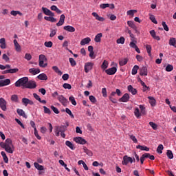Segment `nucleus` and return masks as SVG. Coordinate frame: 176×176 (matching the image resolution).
Returning <instances> with one entry per match:
<instances>
[{
  "instance_id": "obj_1",
  "label": "nucleus",
  "mask_w": 176,
  "mask_h": 176,
  "mask_svg": "<svg viewBox=\"0 0 176 176\" xmlns=\"http://www.w3.org/2000/svg\"><path fill=\"white\" fill-rule=\"evenodd\" d=\"M29 78L28 77H23L20 79H19L15 83L16 87H21L23 89H25L27 86V83H28Z\"/></svg>"
},
{
  "instance_id": "obj_2",
  "label": "nucleus",
  "mask_w": 176,
  "mask_h": 176,
  "mask_svg": "<svg viewBox=\"0 0 176 176\" xmlns=\"http://www.w3.org/2000/svg\"><path fill=\"white\" fill-rule=\"evenodd\" d=\"M5 143L6 146V152H8V153H13V149H14V146H13L12 140L8 138L6 140Z\"/></svg>"
},
{
  "instance_id": "obj_3",
  "label": "nucleus",
  "mask_w": 176,
  "mask_h": 176,
  "mask_svg": "<svg viewBox=\"0 0 176 176\" xmlns=\"http://www.w3.org/2000/svg\"><path fill=\"white\" fill-rule=\"evenodd\" d=\"M58 100L63 107H67L68 105V99H67L63 95H59L58 96Z\"/></svg>"
},
{
  "instance_id": "obj_4",
  "label": "nucleus",
  "mask_w": 176,
  "mask_h": 176,
  "mask_svg": "<svg viewBox=\"0 0 176 176\" xmlns=\"http://www.w3.org/2000/svg\"><path fill=\"white\" fill-rule=\"evenodd\" d=\"M129 163H131V164H133V158L131 157L124 155L123 157L122 164H123V166H127Z\"/></svg>"
},
{
  "instance_id": "obj_5",
  "label": "nucleus",
  "mask_w": 176,
  "mask_h": 176,
  "mask_svg": "<svg viewBox=\"0 0 176 176\" xmlns=\"http://www.w3.org/2000/svg\"><path fill=\"white\" fill-rule=\"evenodd\" d=\"M94 66V63L91 62H87L85 63L84 69L86 74H89V71L93 69V67Z\"/></svg>"
},
{
  "instance_id": "obj_6",
  "label": "nucleus",
  "mask_w": 176,
  "mask_h": 176,
  "mask_svg": "<svg viewBox=\"0 0 176 176\" xmlns=\"http://www.w3.org/2000/svg\"><path fill=\"white\" fill-rule=\"evenodd\" d=\"M25 89H36V82L28 80Z\"/></svg>"
},
{
  "instance_id": "obj_7",
  "label": "nucleus",
  "mask_w": 176,
  "mask_h": 176,
  "mask_svg": "<svg viewBox=\"0 0 176 176\" xmlns=\"http://www.w3.org/2000/svg\"><path fill=\"white\" fill-rule=\"evenodd\" d=\"M74 141H75V142H76V144H80L81 145H85L87 142V141H86V140H85L82 137L74 138Z\"/></svg>"
},
{
  "instance_id": "obj_8",
  "label": "nucleus",
  "mask_w": 176,
  "mask_h": 176,
  "mask_svg": "<svg viewBox=\"0 0 176 176\" xmlns=\"http://www.w3.org/2000/svg\"><path fill=\"white\" fill-rule=\"evenodd\" d=\"M118 71V69L115 67L109 68L105 70V72L107 75H115Z\"/></svg>"
},
{
  "instance_id": "obj_9",
  "label": "nucleus",
  "mask_w": 176,
  "mask_h": 176,
  "mask_svg": "<svg viewBox=\"0 0 176 176\" xmlns=\"http://www.w3.org/2000/svg\"><path fill=\"white\" fill-rule=\"evenodd\" d=\"M42 10L46 16H51V17H54V13H53L50 10L47 8L42 7Z\"/></svg>"
},
{
  "instance_id": "obj_10",
  "label": "nucleus",
  "mask_w": 176,
  "mask_h": 176,
  "mask_svg": "<svg viewBox=\"0 0 176 176\" xmlns=\"http://www.w3.org/2000/svg\"><path fill=\"white\" fill-rule=\"evenodd\" d=\"M130 100V95L124 94L121 98L119 99L120 102H128Z\"/></svg>"
},
{
  "instance_id": "obj_11",
  "label": "nucleus",
  "mask_w": 176,
  "mask_h": 176,
  "mask_svg": "<svg viewBox=\"0 0 176 176\" xmlns=\"http://www.w3.org/2000/svg\"><path fill=\"white\" fill-rule=\"evenodd\" d=\"M0 108L2 111H6V100L3 98H0Z\"/></svg>"
},
{
  "instance_id": "obj_12",
  "label": "nucleus",
  "mask_w": 176,
  "mask_h": 176,
  "mask_svg": "<svg viewBox=\"0 0 176 176\" xmlns=\"http://www.w3.org/2000/svg\"><path fill=\"white\" fill-rule=\"evenodd\" d=\"M10 85V79L7 78L6 80H0V87H3V86H8Z\"/></svg>"
},
{
  "instance_id": "obj_13",
  "label": "nucleus",
  "mask_w": 176,
  "mask_h": 176,
  "mask_svg": "<svg viewBox=\"0 0 176 176\" xmlns=\"http://www.w3.org/2000/svg\"><path fill=\"white\" fill-rule=\"evenodd\" d=\"M64 21H65V15L64 14L60 15L59 21L56 23L57 27H61L63 24H64Z\"/></svg>"
},
{
  "instance_id": "obj_14",
  "label": "nucleus",
  "mask_w": 176,
  "mask_h": 176,
  "mask_svg": "<svg viewBox=\"0 0 176 176\" xmlns=\"http://www.w3.org/2000/svg\"><path fill=\"white\" fill-rule=\"evenodd\" d=\"M90 42H91V38H90L89 37H86L81 40L80 45L81 46H85V45H89Z\"/></svg>"
},
{
  "instance_id": "obj_15",
  "label": "nucleus",
  "mask_w": 176,
  "mask_h": 176,
  "mask_svg": "<svg viewBox=\"0 0 176 176\" xmlns=\"http://www.w3.org/2000/svg\"><path fill=\"white\" fill-rule=\"evenodd\" d=\"M140 75L141 76H148V68H146V67H142L140 69Z\"/></svg>"
},
{
  "instance_id": "obj_16",
  "label": "nucleus",
  "mask_w": 176,
  "mask_h": 176,
  "mask_svg": "<svg viewBox=\"0 0 176 176\" xmlns=\"http://www.w3.org/2000/svg\"><path fill=\"white\" fill-rule=\"evenodd\" d=\"M92 16H94V17H95L96 20H98V21H105V19H104V17L99 16L97 12H92Z\"/></svg>"
},
{
  "instance_id": "obj_17",
  "label": "nucleus",
  "mask_w": 176,
  "mask_h": 176,
  "mask_svg": "<svg viewBox=\"0 0 176 176\" xmlns=\"http://www.w3.org/2000/svg\"><path fill=\"white\" fill-rule=\"evenodd\" d=\"M16 112L19 116H23V118H25V119H27L28 116L25 115V112L24 110L21 109H17Z\"/></svg>"
},
{
  "instance_id": "obj_18",
  "label": "nucleus",
  "mask_w": 176,
  "mask_h": 176,
  "mask_svg": "<svg viewBox=\"0 0 176 176\" xmlns=\"http://www.w3.org/2000/svg\"><path fill=\"white\" fill-rule=\"evenodd\" d=\"M65 31H67L68 32H75V28L71 25H67L63 28Z\"/></svg>"
},
{
  "instance_id": "obj_19",
  "label": "nucleus",
  "mask_w": 176,
  "mask_h": 176,
  "mask_svg": "<svg viewBox=\"0 0 176 176\" xmlns=\"http://www.w3.org/2000/svg\"><path fill=\"white\" fill-rule=\"evenodd\" d=\"M128 91L131 93V94H133V96H135V94H137V89L133 88L132 85L128 86Z\"/></svg>"
},
{
  "instance_id": "obj_20",
  "label": "nucleus",
  "mask_w": 176,
  "mask_h": 176,
  "mask_svg": "<svg viewBox=\"0 0 176 176\" xmlns=\"http://www.w3.org/2000/svg\"><path fill=\"white\" fill-rule=\"evenodd\" d=\"M129 63V59L127 58H121L119 60V65L120 67H123V65H126Z\"/></svg>"
},
{
  "instance_id": "obj_21",
  "label": "nucleus",
  "mask_w": 176,
  "mask_h": 176,
  "mask_svg": "<svg viewBox=\"0 0 176 176\" xmlns=\"http://www.w3.org/2000/svg\"><path fill=\"white\" fill-rule=\"evenodd\" d=\"M30 74H32V75H36L41 72V69H35V68H31L29 69Z\"/></svg>"
},
{
  "instance_id": "obj_22",
  "label": "nucleus",
  "mask_w": 176,
  "mask_h": 176,
  "mask_svg": "<svg viewBox=\"0 0 176 176\" xmlns=\"http://www.w3.org/2000/svg\"><path fill=\"white\" fill-rule=\"evenodd\" d=\"M127 24H128L129 27H131V28H132L135 31H137V26L135 25V24H134V21H128Z\"/></svg>"
},
{
  "instance_id": "obj_23",
  "label": "nucleus",
  "mask_w": 176,
  "mask_h": 176,
  "mask_svg": "<svg viewBox=\"0 0 176 176\" xmlns=\"http://www.w3.org/2000/svg\"><path fill=\"white\" fill-rule=\"evenodd\" d=\"M40 80H47V76L45 73H42L37 76Z\"/></svg>"
},
{
  "instance_id": "obj_24",
  "label": "nucleus",
  "mask_w": 176,
  "mask_h": 176,
  "mask_svg": "<svg viewBox=\"0 0 176 176\" xmlns=\"http://www.w3.org/2000/svg\"><path fill=\"white\" fill-rule=\"evenodd\" d=\"M149 103L151 104V107H155L156 105V100H155L154 97L148 96Z\"/></svg>"
},
{
  "instance_id": "obj_25",
  "label": "nucleus",
  "mask_w": 176,
  "mask_h": 176,
  "mask_svg": "<svg viewBox=\"0 0 176 176\" xmlns=\"http://www.w3.org/2000/svg\"><path fill=\"white\" fill-rule=\"evenodd\" d=\"M52 69L54 71V72H56V74H58V75H60V76H61V75H63V72H61V70H60V69H58V67L53 66Z\"/></svg>"
},
{
  "instance_id": "obj_26",
  "label": "nucleus",
  "mask_w": 176,
  "mask_h": 176,
  "mask_svg": "<svg viewBox=\"0 0 176 176\" xmlns=\"http://www.w3.org/2000/svg\"><path fill=\"white\" fill-rule=\"evenodd\" d=\"M169 45L170 46H173L174 47H176V38H173V37H171L169 39Z\"/></svg>"
},
{
  "instance_id": "obj_27",
  "label": "nucleus",
  "mask_w": 176,
  "mask_h": 176,
  "mask_svg": "<svg viewBox=\"0 0 176 176\" xmlns=\"http://www.w3.org/2000/svg\"><path fill=\"white\" fill-rule=\"evenodd\" d=\"M101 38H102V33H98L94 38L95 42L100 43L101 42Z\"/></svg>"
},
{
  "instance_id": "obj_28",
  "label": "nucleus",
  "mask_w": 176,
  "mask_h": 176,
  "mask_svg": "<svg viewBox=\"0 0 176 176\" xmlns=\"http://www.w3.org/2000/svg\"><path fill=\"white\" fill-rule=\"evenodd\" d=\"M136 148L140 149V151H146V152H148L149 151V148H148L146 146L138 145Z\"/></svg>"
},
{
  "instance_id": "obj_29",
  "label": "nucleus",
  "mask_w": 176,
  "mask_h": 176,
  "mask_svg": "<svg viewBox=\"0 0 176 176\" xmlns=\"http://www.w3.org/2000/svg\"><path fill=\"white\" fill-rule=\"evenodd\" d=\"M44 19L47 21H51V23H56V21H57V19L53 16H45Z\"/></svg>"
},
{
  "instance_id": "obj_30",
  "label": "nucleus",
  "mask_w": 176,
  "mask_h": 176,
  "mask_svg": "<svg viewBox=\"0 0 176 176\" xmlns=\"http://www.w3.org/2000/svg\"><path fill=\"white\" fill-rule=\"evenodd\" d=\"M146 50L148 54V56H152V46L151 45H146Z\"/></svg>"
},
{
  "instance_id": "obj_31",
  "label": "nucleus",
  "mask_w": 176,
  "mask_h": 176,
  "mask_svg": "<svg viewBox=\"0 0 176 176\" xmlns=\"http://www.w3.org/2000/svg\"><path fill=\"white\" fill-rule=\"evenodd\" d=\"M1 155L3 157V161L6 163H9V159L8 158V156L6 155V153H5V151H1Z\"/></svg>"
},
{
  "instance_id": "obj_32",
  "label": "nucleus",
  "mask_w": 176,
  "mask_h": 176,
  "mask_svg": "<svg viewBox=\"0 0 176 176\" xmlns=\"http://www.w3.org/2000/svg\"><path fill=\"white\" fill-rule=\"evenodd\" d=\"M134 115L138 119H140V118H141V113H140V109H138V107H136L135 109Z\"/></svg>"
},
{
  "instance_id": "obj_33",
  "label": "nucleus",
  "mask_w": 176,
  "mask_h": 176,
  "mask_svg": "<svg viewBox=\"0 0 176 176\" xmlns=\"http://www.w3.org/2000/svg\"><path fill=\"white\" fill-rule=\"evenodd\" d=\"M65 145L69 147L72 151L75 150V146H74V144L70 141L67 140L65 142Z\"/></svg>"
},
{
  "instance_id": "obj_34",
  "label": "nucleus",
  "mask_w": 176,
  "mask_h": 176,
  "mask_svg": "<svg viewBox=\"0 0 176 176\" xmlns=\"http://www.w3.org/2000/svg\"><path fill=\"white\" fill-rule=\"evenodd\" d=\"M34 166L35 168H36L39 171H42L44 168L43 166L38 164L37 162H34Z\"/></svg>"
},
{
  "instance_id": "obj_35",
  "label": "nucleus",
  "mask_w": 176,
  "mask_h": 176,
  "mask_svg": "<svg viewBox=\"0 0 176 176\" xmlns=\"http://www.w3.org/2000/svg\"><path fill=\"white\" fill-rule=\"evenodd\" d=\"M84 153H86L88 156H93V152L90 150H89L87 148L84 147L83 148Z\"/></svg>"
},
{
  "instance_id": "obj_36",
  "label": "nucleus",
  "mask_w": 176,
  "mask_h": 176,
  "mask_svg": "<svg viewBox=\"0 0 176 176\" xmlns=\"http://www.w3.org/2000/svg\"><path fill=\"white\" fill-rule=\"evenodd\" d=\"M139 108L140 109V113L142 115H146V111L145 110V107H144V105L140 104L139 106Z\"/></svg>"
},
{
  "instance_id": "obj_37",
  "label": "nucleus",
  "mask_w": 176,
  "mask_h": 176,
  "mask_svg": "<svg viewBox=\"0 0 176 176\" xmlns=\"http://www.w3.org/2000/svg\"><path fill=\"white\" fill-rule=\"evenodd\" d=\"M108 62L107 61V60H104L101 65V68L102 69H103L104 71H105V69H107V68H108Z\"/></svg>"
},
{
  "instance_id": "obj_38",
  "label": "nucleus",
  "mask_w": 176,
  "mask_h": 176,
  "mask_svg": "<svg viewBox=\"0 0 176 176\" xmlns=\"http://www.w3.org/2000/svg\"><path fill=\"white\" fill-rule=\"evenodd\" d=\"M139 69H140V67H138V65H135L132 69V72H131L132 75H137V72Z\"/></svg>"
},
{
  "instance_id": "obj_39",
  "label": "nucleus",
  "mask_w": 176,
  "mask_h": 176,
  "mask_svg": "<svg viewBox=\"0 0 176 176\" xmlns=\"http://www.w3.org/2000/svg\"><path fill=\"white\" fill-rule=\"evenodd\" d=\"M58 128L60 133H65L67 131V126L65 125L58 126Z\"/></svg>"
},
{
  "instance_id": "obj_40",
  "label": "nucleus",
  "mask_w": 176,
  "mask_h": 176,
  "mask_svg": "<svg viewBox=\"0 0 176 176\" xmlns=\"http://www.w3.org/2000/svg\"><path fill=\"white\" fill-rule=\"evenodd\" d=\"M166 155L169 159H174V154H173V151H171V150L167 151Z\"/></svg>"
},
{
  "instance_id": "obj_41",
  "label": "nucleus",
  "mask_w": 176,
  "mask_h": 176,
  "mask_svg": "<svg viewBox=\"0 0 176 176\" xmlns=\"http://www.w3.org/2000/svg\"><path fill=\"white\" fill-rule=\"evenodd\" d=\"M45 60H39L38 65L41 68H46L47 67V63H45Z\"/></svg>"
},
{
  "instance_id": "obj_42",
  "label": "nucleus",
  "mask_w": 176,
  "mask_h": 176,
  "mask_svg": "<svg viewBox=\"0 0 176 176\" xmlns=\"http://www.w3.org/2000/svg\"><path fill=\"white\" fill-rule=\"evenodd\" d=\"M10 14L14 16H16L17 14H19V16H23V13H21L20 11H14V10L11 11Z\"/></svg>"
},
{
  "instance_id": "obj_43",
  "label": "nucleus",
  "mask_w": 176,
  "mask_h": 176,
  "mask_svg": "<svg viewBox=\"0 0 176 176\" xmlns=\"http://www.w3.org/2000/svg\"><path fill=\"white\" fill-rule=\"evenodd\" d=\"M163 149H164L163 144H159L158 147L157 148V153H163Z\"/></svg>"
},
{
  "instance_id": "obj_44",
  "label": "nucleus",
  "mask_w": 176,
  "mask_h": 176,
  "mask_svg": "<svg viewBox=\"0 0 176 176\" xmlns=\"http://www.w3.org/2000/svg\"><path fill=\"white\" fill-rule=\"evenodd\" d=\"M124 41H126L124 37L121 36L120 38L117 39L116 43H121V45H124Z\"/></svg>"
},
{
  "instance_id": "obj_45",
  "label": "nucleus",
  "mask_w": 176,
  "mask_h": 176,
  "mask_svg": "<svg viewBox=\"0 0 176 176\" xmlns=\"http://www.w3.org/2000/svg\"><path fill=\"white\" fill-rule=\"evenodd\" d=\"M11 101H13L14 102H19V96H17V95H12L11 96Z\"/></svg>"
},
{
  "instance_id": "obj_46",
  "label": "nucleus",
  "mask_w": 176,
  "mask_h": 176,
  "mask_svg": "<svg viewBox=\"0 0 176 176\" xmlns=\"http://www.w3.org/2000/svg\"><path fill=\"white\" fill-rule=\"evenodd\" d=\"M174 69V67L172 65H168L166 67V72H171Z\"/></svg>"
},
{
  "instance_id": "obj_47",
  "label": "nucleus",
  "mask_w": 176,
  "mask_h": 176,
  "mask_svg": "<svg viewBox=\"0 0 176 176\" xmlns=\"http://www.w3.org/2000/svg\"><path fill=\"white\" fill-rule=\"evenodd\" d=\"M63 89H67L68 90H71L72 89V86L70 84L68 83H64L63 85Z\"/></svg>"
},
{
  "instance_id": "obj_48",
  "label": "nucleus",
  "mask_w": 176,
  "mask_h": 176,
  "mask_svg": "<svg viewBox=\"0 0 176 176\" xmlns=\"http://www.w3.org/2000/svg\"><path fill=\"white\" fill-rule=\"evenodd\" d=\"M65 112L66 113H67L68 115H69V116L72 118V119H74V118H75L74 116V114L72 113V111H71V110L68 108L65 109Z\"/></svg>"
},
{
  "instance_id": "obj_49",
  "label": "nucleus",
  "mask_w": 176,
  "mask_h": 176,
  "mask_svg": "<svg viewBox=\"0 0 176 176\" xmlns=\"http://www.w3.org/2000/svg\"><path fill=\"white\" fill-rule=\"evenodd\" d=\"M69 100L72 102V105L76 106V100H75V98L74 96H70L69 98Z\"/></svg>"
},
{
  "instance_id": "obj_50",
  "label": "nucleus",
  "mask_w": 176,
  "mask_h": 176,
  "mask_svg": "<svg viewBox=\"0 0 176 176\" xmlns=\"http://www.w3.org/2000/svg\"><path fill=\"white\" fill-rule=\"evenodd\" d=\"M44 109V113H47V115H51L52 111H50V109L47 108L46 106L43 107Z\"/></svg>"
},
{
  "instance_id": "obj_51",
  "label": "nucleus",
  "mask_w": 176,
  "mask_h": 176,
  "mask_svg": "<svg viewBox=\"0 0 176 176\" xmlns=\"http://www.w3.org/2000/svg\"><path fill=\"white\" fill-rule=\"evenodd\" d=\"M69 61L70 65H72V67H75V65H76V61H75L74 58H69Z\"/></svg>"
},
{
  "instance_id": "obj_52",
  "label": "nucleus",
  "mask_w": 176,
  "mask_h": 176,
  "mask_svg": "<svg viewBox=\"0 0 176 176\" xmlns=\"http://www.w3.org/2000/svg\"><path fill=\"white\" fill-rule=\"evenodd\" d=\"M44 46H45V47H52L53 46V42L46 41L44 43Z\"/></svg>"
},
{
  "instance_id": "obj_53",
  "label": "nucleus",
  "mask_w": 176,
  "mask_h": 176,
  "mask_svg": "<svg viewBox=\"0 0 176 176\" xmlns=\"http://www.w3.org/2000/svg\"><path fill=\"white\" fill-rule=\"evenodd\" d=\"M134 13H137V10H131L127 11L126 14L128 16H134Z\"/></svg>"
},
{
  "instance_id": "obj_54",
  "label": "nucleus",
  "mask_w": 176,
  "mask_h": 176,
  "mask_svg": "<svg viewBox=\"0 0 176 176\" xmlns=\"http://www.w3.org/2000/svg\"><path fill=\"white\" fill-rule=\"evenodd\" d=\"M149 125L152 127L153 130H157V124H156L153 122H150Z\"/></svg>"
},
{
  "instance_id": "obj_55",
  "label": "nucleus",
  "mask_w": 176,
  "mask_h": 176,
  "mask_svg": "<svg viewBox=\"0 0 176 176\" xmlns=\"http://www.w3.org/2000/svg\"><path fill=\"white\" fill-rule=\"evenodd\" d=\"M51 109L53 111V112H54V113H56V115H58V113H60V111H58V109L53 105L51 106Z\"/></svg>"
},
{
  "instance_id": "obj_56",
  "label": "nucleus",
  "mask_w": 176,
  "mask_h": 176,
  "mask_svg": "<svg viewBox=\"0 0 176 176\" xmlns=\"http://www.w3.org/2000/svg\"><path fill=\"white\" fill-rule=\"evenodd\" d=\"M56 34H57V30L51 29V33L50 34V37L53 38V36H54V35H56Z\"/></svg>"
},
{
  "instance_id": "obj_57",
  "label": "nucleus",
  "mask_w": 176,
  "mask_h": 176,
  "mask_svg": "<svg viewBox=\"0 0 176 176\" xmlns=\"http://www.w3.org/2000/svg\"><path fill=\"white\" fill-rule=\"evenodd\" d=\"M149 19L152 21V23H154V24H157V21L156 20V18H155L153 15L150 14Z\"/></svg>"
},
{
  "instance_id": "obj_58",
  "label": "nucleus",
  "mask_w": 176,
  "mask_h": 176,
  "mask_svg": "<svg viewBox=\"0 0 176 176\" xmlns=\"http://www.w3.org/2000/svg\"><path fill=\"white\" fill-rule=\"evenodd\" d=\"M89 98L91 102H92L93 104H96V102H97V99H96V97H94V96H89Z\"/></svg>"
},
{
  "instance_id": "obj_59",
  "label": "nucleus",
  "mask_w": 176,
  "mask_h": 176,
  "mask_svg": "<svg viewBox=\"0 0 176 176\" xmlns=\"http://www.w3.org/2000/svg\"><path fill=\"white\" fill-rule=\"evenodd\" d=\"M47 58H46V56L43 54L39 55V59L38 61H47Z\"/></svg>"
},
{
  "instance_id": "obj_60",
  "label": "nucleus",
  "mask_w": 176,
  "mask_h": 176,
  "mask_svg": "<svg viewBox=\"0 0 176 176\" xmlns=\"http://www.w3.org/2000/svg\"><path fill=\"white\" fill-rule=\"evenodd\" d=\"M8 72L9 74H16V72H19V69L18 68L9 69Z\"/></svg>"
},
{
  "instance_id": "obj_61",
  "label": "nucleus",
  "mask_w": 176,
  "mask_h": 176,
  "mask_svg": "<svg viewBox=\"0 0 176 176\" xmlns=\"http://www.w3.org/2000/svg\"><path fill=\"white\" fill-rule=\"evenodd\" d=\"M163 28L165 31H169L170 29L168 28V26L167 25V24H166V22L162 21V23Z\"/></svg>"
},
{
  "instance_id": "obj_62",
  "label": "nucleus",
  "mask_w": 176,
  "mask_h": 176,
  "mask_svg": "<svg viewBox=\"0 0 176 176\" xmlns=\"http://www.w3.org/2000/svg\"><path fill=\"white\" fill-rule=\"evenodd\" d=\"M28 101H29L28 98H23L22 99V103L23 104V105H25V107H27V105H28Z\"/></svg>"
},
{
  "instance_id": "obj_63",
  "label": "nucleus",
  "mask_w": 176,
  "mask_h": 176,
  "mask_svg": "<svg viewBox=\"0 0 176 176\" xmlns=\"http://www.w3.org/2000/svg\"><path fill=\"white\" fill-rule=\"evenodd\" d=\"M107 8H109V4L108 3H102L100 5V9H107Z\"/></svg>"
},
{
  "instance_id": "obj_64",
  "label": "nucleus",
  "mask_w": 176,
  "mask_h": 176,
  "mask_svg": "<svg viewBox=\"0 0 176 176\" xmlns=\"http://www.w3.org/2000/svg\"><path fill=\"white\" fill-rule=\"evenodd\" d=\"M34 135L37 138V140H41V138L39 135V134H38V130H36V129H34Z\"/></svg>"
}]
</instances>
